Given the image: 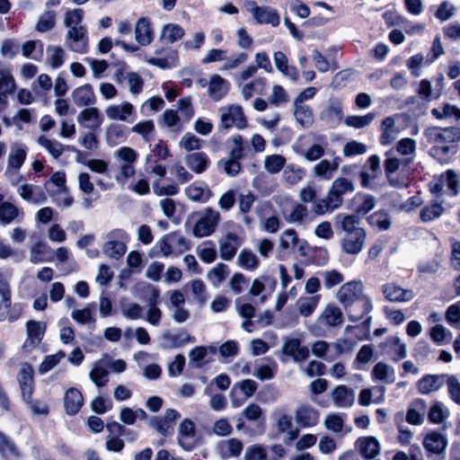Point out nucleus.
<instances>
[{
  "label": "nucleus",
  "mask_w": 460,
  "mask_h": 460,
  "mask_svg": "<svg viewBox=\"0 0 460 460\" xmlns=\"http://www.w3.org/2000/svg\"><path fill=\"white\" fill-rule=\"evenodd\" d=\"M361 281H349L337 292V299L348 313L349 319L354 323L360 321L373 308L369 296L364 295Z\"/></svg>",
  "instance_id": "1"
},
{
  "label": "nucleus",
  "mask_w": 460,
  "mask_h": 460,
  "mask_svg": "<svg viewBox=\"0 0 460 460\" xmlns=\"http://www.w3.org/2000/svg\"><path fill=\"white\" fill-rule=\"evenodd\" d=\"M424 135L433 145L429 154L438 162H447L457 152L456 143L460 141L459 127H431L424 131Z\"/></svg>",
  "instance_id": "2"
},
{
  "label": "nucleus",
  "mask_w": 460,
  "mask_h": 460,
  "mask_svg": "<svg viewBox=\"0 0 460 460\" xmlns=\"http://www.w3.org/2000/svg\"><path fill=\"white\" fill-rule=\"evenodd\" d=\"M138 154L129 146H122L113 153L116 164L112 166L115 171L114 179L121 185H124L128 179L136 174V163Z\"/></svg>",
  "instance_id": "3"
},
{
  "label": "nucleus",
  "mask_w": 460,
  "mask_h": 460,
  "mask_svg": "<svg viewBox=\"0 0 460 460\" xmlns=\"http://www.w3.org/2000/svg\"><path fill=\"white\" fill-rule=\"evenodd\" d=\"M190 217L196 218L191 233L198 238L211 235L221 220L220 213L212 208H206L200 212L193 213Z\"/></svg>",
  "instance_id": "4"
},
{
  "label": "nucleus",
  "mask_w": 460,
  "mask_h": 460,
  "mask_svg": "<svg viewBox=\"0 0 460 460\" xmlns=\"http://www.w3.org/2000/svg\"><path fill=\"white\" fill-rule=\"evenodd\" d=\"M156 247L159 248L164 257H177L190 250V243L180 232L175 231L165 234L157 242Z\"/></svg>",
  "instance_id": "5"
},
{
  "label": "nucleus",
  "mask_w": 460,
  "mask_h": 460,
  "mask_svg": "<svg viewBox=\"0 0 460 460\" xmlns=\"http://www.w3.org/2000/svg\"><path fill=\"white\" fill-rule=\"evenodd\" d=\"M106 242L102 252L109 258L119 260L127 251L128 240L127 233L122 229H113L106 234Z\"/></svg>",
  "instance_id": "6"
},
{
  "label": "nucleus",
  "mask_w": 460,
  "mask_h": 460,
  "mask_svg": "<svg viewBox=\"0 0 460 460\" xmlns=\"http://www.w3.org/2000/svg\"><path fill=\"white\" fill-rule=\"evenodd\" d=\"M218 112L220 115L219 129H229L232 127L238 129L246 128L247 119L241 106L233 104L221 107Z\"/></svg>",
  "instance_id": "7"
},
{
  "label": "nucleus",
  "mask_w": 460,
  "mask_h": 460,
  "mask_svg": "<svg viewBox=\"0 0 460 460\" xmlns=\"http://www.w3.org/2000/svg\"><path fill=\"white\" fill-rule=\"evenodd\" d=\"M306 242L298 238L297 233L294 229L285 230L279 238L278 259L282 260L288 254H290L296 247L304 254Z\"/></svg>",
  "instance_id": "8"
},
{
  "label": "nucleus",
  "mask_w": 460,
  "mask_h": 460,
  "mask_svg": "<svg viewBox=\"0 0 460 460\" xmlns=\"http://www.w3.org/2000/svg\"><path fill=\"white\" fill-rule=\"evenodd\" d=\"M243 236L234 232H227L223 234L218 240L220 258L224 261H231L243 243Z\"/></svg>",
  "instance_id": "9"
},
{
  "label": "nucleus",
  "mask_w": 460,
  "mask_h": 460,
  "mask_svg": "<svg viewBox=\"0 0 460 460\" xmlns=\"http://www.w3.org/2000/svg\"><path fill=\"white\" fill-rule=\"evenodd\" d=\"M181 414L173 409H167L164 416H153L149 419V426L164 437L173 432V426Z\"/></svg>",
  "instance_id": "10"
},
{
  "label": "nucleus",
  "mask_w": 460,
  "mask_h": 460,
  "mask_svg": "<svg viewBox=\"0 0 460 460\" xmlns=\"http://www.w3.org/2000/svg\"><path fill=\"white\" fill-rule=\"evenodd\" d=\"M66 42L67 48L72 51L86 53L88 46L86 28L84 26L68 28Z\"/></svg>",
  "instance_id": "11"
},
{
  "label": "nucleus",
  "mask_w": 460,
  "mask_h": 460,
  "mask_svg": "<svg viewBox=\"0 0 460 460\" xmlns=\"http://www.w3.org/2000/svg\"><path fill=\"white\" fill-rule=\"evenodd\" d=\"M382 352L393 361L398 362L407 357V345L398 336H389L380 344Z\"/></svg>",
  "instance_id": "12"
},
{
  "label": "nucleus",
  "mask_w": 460,
  "mask_h": 460,
  "mask_svg": "<svg viewBox=\"0 0 460 460\" xmlns=\"http://www.w3.org/2000/svg\"><path fill=\"white\" fill-rule=\"evenodd\" d=\"M46 331V323L30 320L26 323L27 338L23 343V349L27 352L35 349L41 341Z\"/></svg>",
  "instance_id": "13"
},
{
  "label": "nucleus",
  "mask_w": 460,
  "mask_h": 460,
  "mask_svg": "<svg viewBox=\"0 0 460 460\" xmlns=\"http://www.w3.org/2000/svg\"><path fill=\"white\" fill-rule=\"evenodd\" d=\"M78 124L89 130H97L103 122V118L96 107H88L82 110L77 117Z\"/></svg>",
  "instance_id": "14"
},
{
  "label": "nucleus",
  "mask_w": 460,
  "mask_h": 460,
  "mask_svg": "<svg viewBox=\"0 0 460 460\" xmlns=\"http://www.w3.org/2000/svg\"><path fill=\"white\" fill-rule=\"evenodd\" d=\"M382 293L390 302H409L415 296L411 289H404L395 283H387L382 286Z\"/></svg>",
  "instance_id": "15"
},
{
  "label": "nucleus",
  "mask_w": 460,
  "mask_h": 460,
  "mask_svg": "<svg viewBox=\"0 0 460 460\" xmlns=\"http://www.w3.org/2000/svg\"><path fill=\"white\" fill-rule=\"evenodd\" d=\"M282 352L292 357L295 362H303L309 356V349L301 345V341L296 338H286L282 346Z\"/></svg>",
  "instance_id": "16"
},
{
  "label": "nucleus",
  "mask_w": 460,
  "mask_h": 460,
  "mask_svg": "<svg viewBox=\"0 0 460 460\" xmlns=\"http://www.w3.org/2000/svg\"><path fill=\"white\" fill-rule=\"evenodd\" d=\"M196 437L195 423L190 419H184L179 426V445L187 451L194 447Z\"/></svg>",
  "instance_id": "17"
},
{
  "label": "nucleus",
  "mask_w": 460,
  "mask_h": 460,
  "mask_svg": "<svg viewBox=\"0 0 460 460\" xmlns=\"http://www.w3.org/2000/svg\"><path fill=\"white\" fill-rule=\"evenodd\" d=\"M355 186L352 181L344 177H339L332 181V188L328 194L332 197L334 202L341 207L342 204V196L347 193H352Z\"/></svg>",
  "instance_id": "18"
},
{
  "label": "nucleus",
  "mask_w": 460,
  "mask_h": 460,
  "mask_svg": "<svg viewBox=\"0 0 460 460\" xmlns=\"http://www.w3.org/2000/svg\"><path fill=\"white\" fill-rule=\"evenodd\" d=\"M185 195L190 200L199 203H206L213 196L210 188L203 181H195L184 190Z\"/></svg>",
  "instance_id": "19"
},
{
  "label": "nucleus",
  "mask_w": 460,
  "mask_h": 460,
  "mask_svg": "<svg viewBox=\"0 0 460 460\" xmlns=\"http://www.w3.org/2000/svg\"><path fill=\"white\" fill-rule=\"evenodd\" d=\"M283 217L288 224L303 225L309 219L308 208L305 204L296 202L283 212Z\"/></svg>",
  "instance_id": "20"
},
{
  "label": "nucleus",
  "mask_w": 460,
  "mask_h": 460,
  "mask_svg": "<svg viewBox=\"0 0 460 460\" xmlns=\"http://www.w3.org/2000/svg\"><path fill=\"white\" fill-rule=\"evenodd\" d=\"M367 234H345L341 240V246L346 254H358L364 247Z\"/></svg>",
  "instance_id": "21"
},
{
  "label": "nucleus",
  "mask_w": 460,
  "mask_h": 460,
  "mask_svg": "<svg viewBox=\"0 0 460 460\" xmlns=\"http://www.w3.org/2000/svg\"><path fill=\"white\" fill-rule=\"evenodd\" d=\"M23 306L20 303L12 304L11 296L0 302V322L13 323L22 314Z\"/></svg>",
  "instance_id": "22"
},
{
  "label": "nucleus",
  "mask_w": 460,
  "mask_h": 460,
  "mask_svg": "<svg viewBox=\"0 0 460 460\" xmlns=\"http://www.w3.org/2000/svg\"><path fill=\"white\" fill-rule=\"evenodd\" d=\"M230 84L219 75H213L209 79L207 90L208 97L215 101H220L228 93Z\"/></svg>",
  "instance_id": "23"
},
{
  "label": "nucleus",
  "mask_w": 460,
  "mask_h": 460,
  "mask_svg": "<svg viewBox=\"0 0 460 460\" xmlns=\"http://www.w3.org/2000/svg\"><path fill=\"white\" fill-rule=\"evenodd\" d=\"M18 194L22 199L33 204H40L47 199L44 189L34 184H22L18 188Z\"/></svg>",
  "instance_id": "24"
},
{
  "label": "nucleus",
  "mask_w": 460,
  "mask_h": 460,
  "mask_svg": "<svg viewBox=\"0 0 460 460\" xmlns=\"http://www.w3.org/2000/svg\"><path fill=\"white\" fill-rule=\"evenodd\" d=\"M161 339L162 346L164 349H177L195 341V338L185 331H181L178 333L164 332Z\"/></svg>",
  "instance_id": "25"
},
{
  "label": "nucleus",
  "mask_w": 460,
  "mask_h": 460,
  "mask_svg": "<svg viewBox=\"0 0 460 460\" xmlns=\"http://www.w3.org/2000/svg\"><path fill=\"white\" fill-rule=\"evenodd\" d=\"M332 398L336 407L349 408L355 402V391L346 385H340L332 390Z\"/></svg>",
  "instance_id": "26"
},
{
  "label": "nucleus",
  "mask_w": 460,
  "mask_h": 460,
  "mask_svg": "<svg viewBox=\"0 0 460 460\" xmlns=\"http://www.w3.org/2000/svg\"><path fill=\"white\" fill-rule=\"evenodd\" d=\"M422 444L428 452L441 454L447 447V439L442 433L431 431L425 436Z\"/></svg>",
  "instance_id": "27"
},
{
  "label": "nucleus",
  "mask_w": 460,
  "mask_h": 460,
  "mask_svg": "<svg viewBox=\"0 0 460 460\" xmlns=\"http://www.w3.org/2000/svg\"><path fill=\"white\" fill-rule=\"evenodd\" d=\"M38 143L56 159L61 156L65 151L75 152L78 155L82 154L73 146H65L56 139H49L44 136L39 137Z\"/></svg>",
  "instance_id": "28"
},
{
  "label": "nucleus",
  "mask_w": 460,
  "mask_h": 460,
  "mask_svg": "<svg viewBox=\"0 0 460 460\" xmlns=\"http://www.w3.org/2000/svg\"><path fill=\"white\" fill-rule=\"evenodd\" d=\"M73 102L78 107H87L93 105L96 98L93 93V86L85 84L82 86L75 88L72 92Z\"/></svg>",
  "instance_id": "29"
},
{
  "label": "nucleus",
  "mask_w": 460,
  "mask_h": 460,
  "mask_svg": "<svg viewBox=\"0 0 460 460\" xmlns=\"http://www.w3.org/2000/svg\"><path fill=\"white\" fill-rule=\"evenodd\" d=\"M135 39L141 46H147L153 41V30L148 18L142 17L137 20L135 26Z\"/></svg>",
  "instance_id": "30"
},
{
  "label": "nucleus",
  "mask_w": 460,
  "mask_h": 460,
  "mask_svg": "<svg viewBox=\"0 0 460 460\" xmlns=\"http://www.w3.org/2000/svg\"><path fill=\"white\" fill-rule=\"evenodd\" d=\"M84 404V397L81 392L74 387L66 391L64 395V407L68 415L76 414Z\"/></svg>",
  "instance_id": "31"
},
{
  "label": "nucleus",
  "mask_w": 460,
  "mask_h": 460,
  "mask_svg": "<svg viewBox=\"0 0 460 460\" xmlns=\"http://www.w3.org/2000/svg\"><path fill=\"white\" fill-rule=\"evenodd\" d=\"M448 376L446 375H426L418 382V390L422 394H428L439 390L444 380Z\"/></svg>",
  "instance_id": "32"
},
{
  "label": "nucleus",
  "mask_w": 460,
  "mask_h": 460,
  "mask_svg": "<svg viewBox=\"0 0 460 460\" xmlns=\"http://www.w3.org/2000/svg\"><path fill=\"white\" fill-rule=\"evenodd\" d=\"M134 112V106L128 102L118 105H109L105 109V114L110 119L129 122L128 117Z\"/></svg>",
  "instance_id": "33"
},
{
  "label": "nucleus",
  "mask_w": 460,
  "mask_h": 460,
  "mask_svg": "<svg viewBox=\"0 0 460 460\" xmlns=\"http://www.w3.org/2000/svg\"><path fill=\"white\" fill-rule=\"evenodd\" d=\"M184 162L191 171L198 174L204 172L210 164L208 156L203 152H196L186 155Z\"/></svg>",
  "instance_id": "34"
},
{
  "label": "nucleus",
  "mask_w": 460,
  "mask_h": 460,
  "mask_svg": "<svg viewBox=\"0 0 460 460\" xmlns=\"http://www.w3.org/2000/svg\"><path fill=\"white\" fill-rule=\"evenodd\" d=\"M296 420L303 427H312L318 422L319 412L309 405H302L296 411Z\"/></svg>",
  "instance_id": "35"
},
{
  "label": "nucleus",
  "mask_w": 460,
  "mask_h": 460,
  "mask_svg": "<svg viewBox=\"0 0 460 460\" xmlns=\"http://www.w3.org/2000/svg\"><path fill=\"white\" fill-rule=\"evenodd\" d=\"M24 212L13 204L4 201L0 204V224L4 226L10 225L15 219L22 220Z\"/></svg>",
  "instance_id": "36"
},
{
  "label": "nucleus",
  "mask_w": 460,
  "mask_h": 460,
  "mask_svg": "<svg viewBox=\"0 0 460 460\" xmlns=\"http://www.w3.org/2000/svg\"><path fill=\"white\" fill-rule=\"evenodd\" d=\"M343 321L341 310L335 305H328L319 317V322L329 327L341 324Z\"/></svg>",
  "instance_id": "37"
},
{
  "label": "nucleus",
  "mask_w": 460,
  "mask_h": 460,
  "mask_svg": "<svg viewBox=\"0 0 460 460\" xmlns=\"http://www.w3.org/2000/svg\"><path fill=\"white\" fill-rule=\"evenodd\" d=\"M336 220L340 222L345 234H367L365 229L359 226L360 219L357 215H338Z\"/></svg>",
  "instance_id": "38"
},
{
  "label": "nucleus",
  "mask_w": 460,
  "mask_h": 460,
  "mask_svg": "<svg viewBox=\"0 0 460 460\" xmlns=\"http://www.w3.org/2000/svg\"><path fill=\"white\" fill-rule=\"evenodd\" d=\"M385 393V386L363 389L358 395V403L362 406H368L372 402L380 403L384 401Z\"/></svg>",
  "instance_id": "39"
},
{
  "label": "nucleus",
  "mask_w": 460,
  "mask_h": 460,
  "mask_svg": "<svg viewBox=\"0 0 460 460\" xmlns=\"http://www.w3.org/2000/svg\"><path fill=\"white\" fill-rule=\"evenodd\" d=\"M243 448V442L237 438L223 440L218 444L219 454L225 459L239 456Z\"/></svg>",
  "instance_id": "40"
},
{
  "label": "nucleus",
  "mask_w": 460,
  "mask_h": 460,
  "mask_svg": "<svg viewBox=\"0 0 460 460\" xmlns=\"http://www.w3.org/2000/svg\"><path fill=\"white\" fill-rule=\"evenodd\" d=\"M374 380L393 384L395 381V371L393 367L385 362L376 363L371 372Z\"/></svg>",
  "instance_id": "41"
},
{
  "label": "nucleus",
  "mask_w": 460,
  "mask_h": 460,
  "mask_svg": "<svg viewBox=\"0 0 460 460\" xmlns=\"http://www.w3.org/2000/svg\"><path fill=\"white\" fill-rule=\"evenodd\" d=\"M0 455L4 460H20L21 452L15 444L4 433L0 432Z\"/></svg>",
  "instance_id": "42"
},
{
  "label": "nucleus",
  "mask_w": 460,
  "mask_h": 460,
  "mask_svg": "<svg viewBox=\"0 0 460 460\" xmlns=\"http://www.w3.org/2000/svg\"><path fill=\"white\" fill-rule=\"evenodd\" d=\"M357 445L359 447L361 455L365 458H374L379 454L380 445L376 438L373 437L361 438L358 439Z\"/></svg>",
  "instance_id": "43"
},
{
  "label": "nucleus",
  "mask_w": 460,
  "mask_h": 460,
  "mask_svg": "<svg viewBox=\"0 0 460 460\" xmlns=\"http://www.w3.org/2000/svg\"><path fill=\"white\" fill-rule=\"evenodd\" d=\"M253 19L260 24H271L273 27L279 24V15L270 6H260Z\"/></svg>",
  "instance_id": "44"
},
{
  "label": "nucleus",
  "mask_w": 460,
  "mask_h": 460,
  "mask_svg": "<svg viewBox=\"0 0 460 460\" xmlns=\"http://www.w3.org/2000/svg\"><path fill=\"white\" fill-rule=\"evenodd\" d=\"M294 116L303 128L310 127L314 121L313 111L306 104L294 102Z\"/></svg>",
  "instance_id": "45"
},
{
  "label": "nucleus",
  "mask_w": 460,
  "mask_h": 460,
  "mask_svg": "<svg viewBox=\"0 0 460 460\" xmlns=\"http://www.w3.org/2000/svg\"><path fill=\"white\" fill-rule=\"evenodd\" d=\"M266 88V79L257 77L252 82L244 84L241 90L242 95L245 100H249L253 94H263Z\"/></svg>",
  "instance_id": "46"
},
{
  "label": "nucleus",
  "mask_w": 460,
  "mask_h": 460,
  "mask_svg": "<svg viewBox=\"0 0 460 460\" xmlns=\"http://www.w3.org/2000/svg\"><path fill=\"white\" fill-rule=\"evenodd\" d=\"M369 225L380 231L388 230L392 225L389 214L385 210H378L367 217Z\"/></svg>",
  "instance_id": "47"
},
{
  "label": "nucleus",
  "mask_w": 460,
  "mask_h": 460,
  "mask_svg": "<svg viewBox=\"0 0 460 460\" xmlns=\"http://www.w3.org/2000/svg\"><path fill=\"white\" fill-rule=\"evenodd\" d=\"M184 36V30L178 24L168 23L163 27L160 40L173 43Z\"/></svg>",
  "instance_id": "48"
},
{
  "label": "nucleus",
  "mask_w": 460,
  "mask_h": 460,
  "mask_svg": "<svg viewBox=\"0 0 460 460\" xmlns=\"http://www.w3.org/2000/svg\"><path fill=\"white\" fill-rule=\"evenodd\" d=\"M320 298V295L300 297L297 300L299 314L305 317L310 316L317 307Z\"/></svg>",
  "instance_id": "49"
},
{
  "label": "nucleus",
  "mask_w": 460,
  "mask_h": 460,
  "mask_svg": "<svg viewBox=\"0 0 460 460\" xmlns=\"http://www.w3.org/2000/svg\"><path fill=\"white\" fill-rule=\"evenodd\" d=\"M236 263L242 269L254 270L258 268L260 261L252 251L244 249L239 253Z\"/></svg>",
  "instance_id": "50"
},
{
  "label": "nucleus",
  "mask_w": 460,
  "mask_h": 460,
  "mask_svg": "<svg viewBox=\"0 0 460 460\" xmlns=\"http://www.w3.org/2000/svg\"><path fill=\"white\" fill-rule=\"evenodd\" d=\"M226 146L229 149V156L242 159L244 152V141L241 135H234L226 141Z\"/></svg>",
  "instance_id": "51"
},
{
  "label": "nucleus",
  "mask_w": 460,
  "mask_h": 460,
  "mask_svg": "<svg viewBox=\"0 0 460 460\" xmlns=\"http://www.w3.org/2000/svg\"><path fill=\"white\" fill-rule=\"evenodd\" d=\"M339 206L334 202L332 197L327 193L325 198L314 200L312 211L317 215L322 216L325 213L332 212L338 208Z\"/></svg>",
  "instance_id": "52"
},
{
  "label": "nucleus",
  "mask_w": 460,
  "mask_h": 460,
  "mask_svg": "<svg viewBox=\"0 0 460 460\" xmlns=\"http://www.w3.org/2000/svg\"><path fill=\"white\" fill-rule=\"evenodd\" d=\"M239 160L240 159L238 158L228 156V158L219 160L217 167L228 176H236L242 170V165Z\"/></svg>",
  "instance_id": "53"
},
{
  "label": "nucleus",
  "mask_w": 460,
  "mask_h": 460,
  "mask_svg": "<svg viewBox=\"0 0 460 460\" xmlns=\"http://www.w3.org/2000/svg\"><path fill=\"white\" fill-rule=\"evenodd\" d=\"M444 212L442 202L435 201L429 205L425 206L420 210V219L423 222H429L438 218Z\"/></svg>",
  "instance_id": "54"
},
{
  "label": "nucleus",
  "mask_w": 460,
  "mask_h": 460,
  "mask_svg": "<svg viewBox=\"0 0 460 460\" xmlns=\"http://www.w3.org/2000/svg\"><path fill=\"white\" fill-rule=\"evenodd\" d=\"M396 149L401 155H412L411 157H408L402 161L404 164H409L413 161L415 155L416 141L410 137L402 138L398 142Z\"/></svg>",
  "instance_id": "55"
},
{
  "label": "nucleus",
  "mask_w": 460,
  "mask_h": 460,
  "mask_svg": "<svg viewBox=\"0 0 460 460\" xmlns=\"http://www.w3.org/2000/svg\"><path fill=\"white\" fill-rule=\"evenodd\" d=\"M95 310L94 304L91 303L80 310H74L71 313V317L79 324H85L88 323H94L93 312Z\"/></svg>",
  "instance_id": "56"
},
{
  "label": "nucleus",
  "mask_w": 460,
  "mask_h": 460,
  "mask_svg": "<svg viewBox=\"0 0 460 460\" xmlns=\"http://www.w3.org/2000/svg\"><path fill=\"white\" fill-rule=\"evenodd\" d=\"M339 163L336 160L332 162L328 160H322L314 166V173L316 176L324 180L332 178V172L337 170Z\"/></svg>",
  "instance_id": "57"
},
{
  "label": "nucleus",
  "mask_w": 460,
  "mask_h": 460,
  "mask_svg": "<svg viewBox=\"0 0 460 460\" xmlns=\"http://www.w3.org/2000/svg\"><path fill=\"white\" fill-rule=\"evenodd\" d=\"M49 250L50 248L46 243L39 242L35 243L30 251V261L34 264L50 261L46 257Z\"/></svg>",
  "instance_id": "58"
},
{
  "label": "nucleus",
  "mask_w": 460,
  "mask_h": 460,
  "mask_svg": "<svg viewBox=\"0 0 460 460\" xmlns=\"http://www.w3.org/2000/svg\"><path fill=\"white\" fill-rule=\"evenodd\" d=\"M208 355V349L204 346H198L192 349L189 353V365L193 368H200L205 366L208 361L205 360Z\"/></svg>",
  "instance_id": "59"
},
{
  "label": "nucleus",
  "mask_w": 460,
  "mask_h": 460,
  "mask_svg": "<svg viewBox=\"0 0 460 460\" xmlns=\"http://www.w3.org/2000/svg\"><path fill=\"white\" fill-rule=\"evenodd\" d=\"M108 376V369L102 367L100 362L95 364L89 373L90 379L97 387H102L107 385L109 381Z\"/></svg>",
  "instance_id": "60"
},
{
  "label": "nucleus",
  "mask_w": 460,
  "mask_h": 460,
  "mask_svg": "<svg viewBox=\"0 0 460 460\" xmlns=\"http://www.w3.org/2000/svg\"><path fill=\"white\" fill-rule=\"evenodd\" d=\"M228 273V267L224 263H218L208 272V279L214 287L217 288L225 280Z\"/></svg>",
  "instance_id": "61"
},
{
  "label": "nucleus",
  "mask_w": 460,
  "mask_h": 460,
  "mask_svg": "<svg viewBox=\"0 0 460 460\" xmlns=\"http://www.w3.org/2000/svg\"><path fill=\"white\" fill-rule=\"evenodd\" d=\"M26 149L21 145L14 146L8 155V167L19 169L26 158Z\"/></svg>",
  "instance_id": "62"
},
{
  "label": "nucleus",
  "mask_w": 460,
  "mask_h": 460,
  "mask_svg": "<svg viewBox=\"0 0 460 460\" xmlns=\"http://www.w3.org/2000/svg\"><path fill=\"white\" fill-rule=\"evenodd\" d=\"M286 159L280 155H268L264 159V168L270 173L279 172L285 166Z\"/></svg>",
  "instance_id": "63"
},
{
  "label": "nucleus",
  "mask_w": 460,
  "mask_h": 460,
  "mask_svg": "<svg viewBox=\"0 0 460 460\" xmlns=\"http://www.w3.org/2000/svg\"><path fill=\"white\" fill-rule=\"evenodd\" d=\"M48 62L52 68L60 67L65 62V51L60 47H49L47 49Z\"/></svg>",
  "instance_id": "64"
}]
</instances>
